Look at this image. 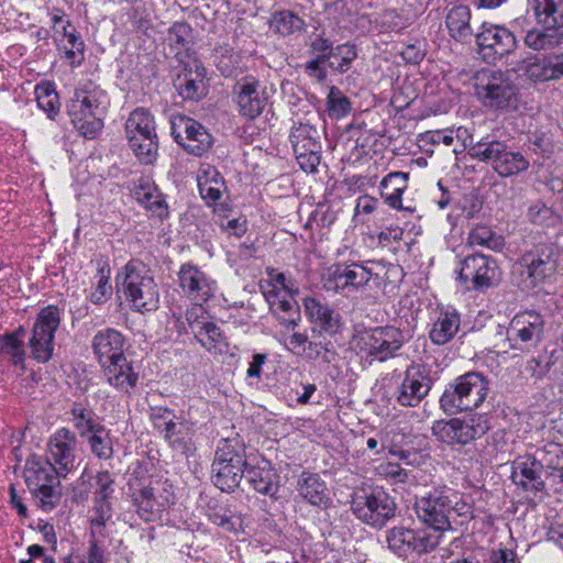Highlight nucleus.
<instances>
[{
    "label": "nucleus",
    "mask_w": 563,
    "mask_h": 563,
    "mask_svg": "<svg viewBox=\"0 0 563 563\" xmlns=\"http://www.w3.org/2000/svg\"><path fill=\"white\" fill-rule=\"evenodd\" d=\"M409 174L393 172L386 175L380 181V195L385 202L393 209L402 210V194L408 187Z\"/></svg>",
    "instance_id": "36"
},
{
    "label": "nucleus",
    "mask_w": 563,
    "mask_h": 563,
    "mask_svg": "<svg viewBox=\"0 0 563 563\" xmlns=\"http://www.w3.org/2000/svg\"><path fill=\"white\" fill-rule=\"evenodd\" d=\"M432 380L423 366L409 365L395 390L396 401L402 407H417L428 396Z\"/></svg>",
    "instance_id": "17"
},
{
    "label": "nucleus",
    "mask_w": 563,
    "mask_h": 563,
    "mask_svg": "<svg viewBox=\"0 0 563 563\" xmlns=\"http://www.w3.org/2000/svg\"><path fill=\"white\" fill-rule=\"evenodd\" d=\"M124 344V336L114 329L98 331L91 342L93 354L101 366L125 356Z\"/></svg>",
    "instance_id": "25"
},
{
    "label": "nucleus",
    "mask_w": 563,
    "mask_h": 563,
    "mask_svg": "<svg viewBox=\"0 0 563 563\" xmlns=\"http://www.w3.org/2000/svg\"><path fill=\"white\" fill-rule=\"evenodd\" d=\"M194 434V423L177 417L162 435L174 451L189 455L195 451Z\"/></svg>",
    "instance_id": "31"
},
{
    "label": "nucleus",
    "mask_w": 563,
    "mask_h": 563,
    "mask_svg": "<svg viewBox=\"0 0 563 563\" xmlns=\"http://www.w3.org/2000/svg\"><path fill=\"white\" fill-rule=\"evenodd\" d=\"M460 316L456 311H442L429 333L430 340L443 345L454 338L460 329Z\"/></svg>",
    "instance_id": "38"
},
{
    "label": "nucleus",
    "mask_w": 563,
    "mask_h": 563,
    "mask_svg": "<svg viewBox=\"0 0 563 563\" xmlns=\"http://www.w3.org/2000/svg\"><path fill=\"white\" fill-rule=\"evenodd\" d=\"M125 132L131 150L143 164L150 165L156 161L158 140L153 115L144 108L131 112Z\"/></svg>",
    "instance_id": "7"
},
{
    "label": "nucleus",
    "mask_w": 563,
    "mask_h": 563,
    "mask_svg": "<svg viewBox=\"0 0 563 563\" xmlns=\"http://www.w3.org/2000/svg\"><path fill=\"white\" fill-rule=\"evenodd\" d=\"M234 92L239 112L247 119L260 117L267 106L266 88L254 77L239 80L234 86Z\"/></svg>",
    "instance_id": "21"
},
{
    "label": "nucleus",
    "mask_w": 563,
    "mask_h": 563,
    "mask_svg": "<svg viewBox=\"0 0 563 563\" xmlns=\"http://www.w3.org/2000/svg\"><path fill=\"white\" fill-rule=\"evenodd\" d=\"M110 269L104 265L98 269V280L95 290L90 295V300L96 305H102L112 295V286L109 283Z\"/></svg>",
    "instance_id": "57"
},
{
    "label": "nucleus",
    "mask_w": 563,
    "mask_h": 563,
    "mask_svg": "<svg viewBox=\"0 0 563 563\" xmlns=\"http://www.w3.org/2000/svg\"><path fill=\"white\" fill-rule=\"evenodd\" d=\"M178 282L185 296L196 302L208 301L217 290V282L190 263L180 266Z\"/></svg>",
    "instance_id": "19"
},
{
    "label": "nucleus",
    "mask_w": 563,
    "mask_h": 563,
    "mask_svg": "<svg viewBox=\"0 0 563 563\" xmlns=\"http://www.w3.org/2000/svg\"><path fill=\"white\" fill-rule=\"evenodd\" d=\"M261 287L269 307L273 306L277 300L287 297V295L290 292L288 287H278L276 284L262 285Z\"/></svg>",
    "instance_id": "64"
},
{
    "label": "nucleus",
    "mask_w": 563,
    "mask_h": 563,
    "mask_svg": "<svg viewBox=\"0 0 563 563\" xmlns=\"http://www.w3.org/2000/svg\"><path fill=\"white\" fill-rule=\"evenodd\" d=\"M404 342L402 332L391 325L365 329L357 332L352 340L356 353L369 363L395 357Z\"/></svg>",
    "instance_id": "5"
},
{
    "label": "nucleus",
    "mask_w": 563,
    "mask_h": 563,
    "mask_svg": "<svg viewBox=\"0 0 563 563\" xmlns=\"http://www.w3.org/2000/svg\"><path fill=\"white\" fill-rule=\"evenodd\" d=\"M446 27L450 35L460 42H467L473 35L471 10L467 5L453 7L446 14Z\"/></svg>",
    "instance_id": "37"
},
{
    "label": "nucleus",
    "mask_w": 563,
    "mask_h": 563,
    "mask_svg": "<svg viewBox=\"0 0 563 563\" xmlns=\"http://www.w3.org/2000/svg\"><path fill=\"white\" fill-rule=\"evenodd\" d=\"M195 336L208 351L221 353L228 345L221 329L213 322H202Z\"/></svg>",
    "instance_id": "45"
},
{
    "label": "nucleus",
    "mask_w": 563,
    "mask_h": 563,
    "mask_svg": "<svg viewBox=\"0 0 563 563\" xmlns=\"http://www.w3.org/2000/svg\"><path fill=\"white\" fill-rule=\"evenodd\" d=\"M529 166V159L521 152L511 151L507 146L499 163L496 164L495 172L500 177H510L527 170Z\"/></svg>",
    "instance_id": "43"
},
{
    "label": "nucleus",
    "mask_w": 563,
    "mask_h": 563,
    "mask_svg": "<svg viewBox=\"0 0 563 563\" xmlns=\"http://www.w3.org/2000/svg\"><path fill=\"white\" fill-rule=\"evenodd\" d=\"M299 495L313 506L329 503L328 487L319 474L303 472L297 483Z\"/></svg>",
    "instance_id": "34"
},
{
    "label": "nucleus",
    "mask_w": 563,
    "mask_h": 563,
    "mask_svg": "<svg viewBox=\"0 0 563 563\" xmlns=\"http://www.w3.org/2000/svg\"><path fill=\"white\" fill-rule=\"evenodd\" d=\"M36 499L37 506L44 511L56 507L60 499L59 484H44L38 489H30Z\"/></svg>",
    "instance_id": "55"
},
{
    "label": "nucleus",
    "mask_w": 563,
    "mask_h": 563,
    "mask_svg": "<svg viewBox=\"0 0 563 563\" xmlns=\"http://www.w3.org/2000/svg\"><path fill=\"white\" fill-rule=\"evenodd\" d=\"M78 440L69 429L59 428L49 437L46 459L51 461L63 477H66L76 468Z\"/></svg>",
    "instance_id": "15"
},
{
    "label": "nucleus",
    "mask_w": 563,
    "mask_h": 563,
    "mask_svg": "<svg viewBox=\"0 0 563 563\" xmlns=\"http://www.w3.org/2000/svg\"><path fill=\"white\" fill-rule=\"evenodd\" d=\"M24 335L25 330L20 327L12 333L0 336V351L9 355L15 365L22 364L25 360Z\"/></svg>",
    "instance_id": "46"
},
{
    "label": "nucleus",
    "mask_w": 563,
    "mask_h": 563,
    "mask_svg": "<svg viewBox=\"0 0 563 563\" xmlns=\"http://www.w3.org/2000/svg\"><path fill=\"white\" fill-rule=\"evenodd\" d=\"M312 53L316 54L314 58L325 60L327 57H340V62L331 59L330 67L339 73H345L350 69L352 62L356 58V52L353 45L342 44L332 48V43L322 36L316 37L311 45Z\"/></svg>",
    "instance_id": "27"
},
{
    "label": "nucleus",
    "mask_w": 563,
    "mask_h": 563,
    "mask_svg": "<svg viewBox=\"0 0 563 563\" xmlns=\"http://www.w3.org/2000/svg\"><path fill=\"white\" fill-rule=\"evenodd\" d=\"M209 519L223 530L234 532L240 526V520L232 516L229 509L220 508L209 514Z\"/></svg>",
    "instance_id": "60"
},
{
    "label": "nucleus",
    "mask_w": 563,
    "mask_h": 563,
    "mask_svg": "<svg viewBox=\"0 0 563 563\" xmlns=\"http://www.w3.org/2000/svg\"><path fill=\"white\" fill-rule=\"evenodd\" d=\"M246 467L244 449L223 440L212 463V481L222 492H232L241 483Z\"/></svg>",
    "instance_id": "8"
},
{
    "label": "nucleus",
    "mask_w": 563,
    "mask_h": 563,
    "mask_svg": "<svg viewBox=\"0 0 563 563\" xmlns=\"http://www.w3.org/2000/svg\"><path fill=\"white\" fill-rule=\"evenodd\" d=\"M110 99L107 92L92 81L77 88L67 103V114L73 125L85 137L93 139L103 128Z\"/></svg>",
    "instance_id": "1"
},
{
    "label": "nucleus",
    "mask_w": 563,
    "mask_h": 563,
    "mask_svg": "<svg viewBox=\"0 0 563 563\" xmlns=\"http://www.w3.org/2000/svg\"><path fill=\"white\" fill-rule=\"evenodd\" d=\"M35 98L37 106L51 120H54L59 113V98L55 87L51 82H43L35 87Z\"/></svg>",
    "instance_id": "47"
},
{
    "label": "nucleus",
    "mask_w": 563,
    "mask_h": 563,
    "mask_svg": "<svg viewBox=\"0 0 563 563\" xmlns=\"http://www.w3.org/2000/svg\"><path fill=\"white\" fill-rule=\"evenodd\" d=\"M542 464L530 455L514 461L511 467V479L526 492H540L543 488L541 478Z\"/></svg>",
    "instance_id": "26"
},
{
    "label": "nucleus",
    "mask_w": 563,
    "mask_h": 563,
    "mask_svg": "<svg viewBox=\"0 0 563 563\" xmlns=\"http://www.w3.org/2000/svg\"><path fill=\"white\" fill-rule=\"evenodd\" d=\"M269 309L287 330H295L300 321L299 307L291 298L290 292L287 297L277 300Z\"/></svg>",
    "instance_id": "44"
},
{
    "label": "nucleus",
    "mask_w": 563,
    "mask_h": 563,
    "mask_svg": "<svg viewBox=\"0 0 563 563\" xmlns=\"http://www.w3.org/2000/svg\"><path fill=\"white\" fill-rule=\"evenodd\" d=\"M70 415L74 427L77 429L80 438L101 426L93 411L80 404H75L73 406Z\"/></svg>",
    "instance_id": "51"
},
{
    "label": "nucleus",
    "mask_w": 563,
    "mask_h": 563,
    "mask_svg": "<svg viewBox=\"0 0 563 563\" xmlns=\"http://www.w3.org/2000/svg\"><path fill=\"white\" fill-rule=\"evenodd\" d=\"M119 278H122V291L133 311L146 313L158 308V286L142 263L129 262Z\"/></svg>",
    "instance_id": "2"
},
{
    "label": "nucleus",
    "mask_w": 563,
    "mask_h": 563,
    "mask_svg": "<svg viewBox=\"0 0 563 563\" xmlns=\"http://www.w3.org/2000/svg\"><path fill=\"white\" fill-rule=\"evenodd\" d=\"M467 242L472 246H482L493 251H501L505 240L487 225H476L468 233Z\"/></svg>",
    "instance_id": "48"
},
{
    "label": "nucleus",
    "mask_w": 563,
    "mask_h": 563,
    "mask_svg": "<svg viewBox=\"0 0 563 563\" xmlns=\"http://www.w3.org/2000/svg\"><path fill=\"white\" fill-rule=\"evenodd\" d=\"M328 113L332 119H342L351 112V101L336 87H331L327 97Z\"/></svg>",
    "instance_id": "54"
},
{
    "label": "nucleus",
    "mask_w": 563,
    "mask_h": 563,
    "mask_svg": "<svg viewBox=\"0 0 563 563\" xmlns=\"http://www.w3.org/2000/svg\"><path fill=\"white\" fill-rule=\"evenodd\" d=\"M113 479L108 471L99 472L96 477V498L108 499L112 493Z\"/></svg>",
    "instance_id": "63"
},
{
    "label": "nucleus",
    "mask_w": 563,
    "mask_h": 563,
    "mask_svg": "<svg viewBox=\"0 0 563 563\" xmlns=\"http://www.w3.org/2000/svg\"><path fill=\"white\" fill-rule=\"evenodd\" d=\"M172 135L188 153L201 156L212 145V136L196 120L178 117L172 120Z\"/></svg>",
    "instance_id": "18"
},
{
    "label": "nucleus",
    "mask_w": 563,
    "mask_h": 563,
    "mask_svg": "<svg viewBox=\"0 0 563 563\" xmlns=\"http://www.w3.org/2000/svg\"><path fill=\"white\" fill-rule=\"evenodd\" d=\"M520 269L522 275H527L522 288H534L556 269V261L553 256L552 247H542L536 254L525 255L520 264Z\"/></svg>",
    "instance_id": "23"
},
{
    "label": "nucleus",
    "mask_w": 563,
    "mask_h": 563,
    "mask_svg": "<svg viewBox=\"0 0 563 563\" xmlns=\"http://www.w3.org/2000/svg\"><path fill=\"white\" fill-rule=\"evenodd\" d=\"M500 269L497 262L486 255L474 254L465 257L461 263L459 279L464 284H472L475 290H484L499 282Z\"/></svg>",
    "instance_id": "16"
},
{
    "label": "nucleus",
    "mask_w": 563,
    "mask_h": 563,
    "mask_svg": "<svg viewBox=\"0 0 563 563\" xmlns=\"http://www.w3.org/2000/svg\"><path fill=\"white\" fill-rule=\"evenodd\" d=\"M303 25V20L290 11H280L272 20V27L284 36L301 31Z\"/></svg>",
    "instance_id": "53"
},
{
    "label": "nucleus",
    "mask_w": 563,
    "mask_h": 563,
    "mask_svg": "<svg viewBox=\"0 0 563 563\" xmlns=\"http://www.w3.org/2000/svg\"><path fill=\"white\" fill-rule=\"evenodd\" d=\"M528 220L538 225H554L558 216L542 201L532 203L527 211Z\"/></svg>",
    "instance_id": "56"
},
{
    "label": "nucleus",
    "mask_w": 563,
    "mask_h": 563,
    "mask_svg": "<svg viewBox=\"0 0 563 563\" xmlns=\"http://www.w3.org/2000/svg\"><path fill=\"white\" fill-rule=\"evenodd\" d=\"M59 323L60 314L56 306H47L37 314L29 340L32 357L37 362L46 363L52 358L54 336Z\"/></svg>",
    "instance_id": "11"
},
{
    "label": "nucleus",
    "mask_w": 563,
    "mask_h": 563,
    "mask_svg": "<svg viewBox=\"0 0 563 563\" xmlns=\"http://www.w3.org/2000/svg\"><path fill=\"white\" fill-rule=\"evenodd\" d=\"M475 37L482 51H489L496 55L493 58L510 54L517 47V38L510 30L490 22H484Z\"/></svg>",
    "instance_id": "22"
},
{
    "label": "nucleus",
    "mask_w": 563,
    "mask_h": 563,
    "mask_svg": "<svg viewBox=\"0 0 563 563\" xmlns=\"http://www.w3.org/2000/svg\"><path fill=\"white\" fill-rule=\"evenodd\" d=\"M303 308L309 320L325 332H333L339 327V314L327 303L314 297L303 299Z\"/></svg>",
    "instance_id": "33"
},
{
    "label": "nucleus",
    "mask_w": 563,
    "mask_h": 563,
    "mask_svg": "<svg viewBox=\"0 0 563 563\" xmlns=\"http://www.w3.org/2000/svg\"><path fill=\"white\" fill-rule=\"evenodd\" d=\"M351 509L362 522L383 528L396 511V503L383 489H361L352 495Z\"/></svg>",
    "instance_id": "9"
},
{
    "label": "nucleus",
    "mask_w": 563,
    "mask_h": 563,
    "mask_svg": "<svg viewBox=\"0 0 563 563\" xmlns=\"http://www.w3.org/2000/svg\"><path fill=\"white\" fill-rule=\"evenodd\" d=\"M537 22L548 30L563 27V0H530Z\"/></svg>",
    "instance_id": "35"
},
{
    "label": "nucleus",
    "mask_w": 563,
    "mask_h": 563,
    "mask_svg": "<svg viewBox=\"0 0 563 563\" xmlns=\"http://www.w3.org/2000/svg\"><path fill=\"white\" fill-rule=\"evenodd\" d=\"M151 419L155 429H157L159 433L163 434L169 427V423L176 420L177 417L168 408L157 407L152 409Z\"/></svg>",
    "instance_id": "61"
},
{
    "label": "nucleus",
    "mask_w": 563,
    "mask_h": 563,
    "mask_svg": "<svg viewBox=\"0 0 563 563\" xmlns=\"http://www.w3.org/2000/svg\"><path fill=\"white\" fill-rule=\"evenodd\" d=\"M206 69L202 64L190 58L184 63L181 71L174 79V86L184 99H199L205 95Z\"/></svg>",
    "instance_id": "24"
},
{
    "label": "nucleus",
    "mask_w": 563,
    "mask_h": 563,
    "mask_svg": "<svg viewBox=\"0 0 563 563\" xmlns=\"http://www.w3.org/2000/svg\"><path fill=\"white\" fill-rule=\"evenodd\" d=\"M85 439L90 448L91 453L99 460H110L113 456V440L111 431L103 424L89 432Z\"/></svg>",
    "instance_id": "41"
},
{
    "label": "nucleus",
    "mask_w": 563,
    "mask_h": 563,
    "mask_svg": "<svg viewBox=\"0 0 563 563\" xmlns=\"http://www.w3.org/2000/svg\"><path fill=\"white\" fill-rule=\"evenodd\" d=\"M191 27L185 22H176L169 29L167 34L168 44L175 47L176 54H179L180 48H185L191 38Z\"/></svg>",
    "instance_id": "58"
},
{
    "label": "nucleus",
    "mask_w": 563,
    "mask_h": 563,
    "mask_svg": "<svg viewBox=\"0 0 563 563\" xmlns=\"http://www.w3.org/2000/svg\"><path fill=\"white\" fill-rule=\"evenodd\" d=\"M244 476L247 483L260 494L273 497L278 492L279 476L266 460H262L256 465L247 464Z\"/></svg>",
    "instance_id": "30"
},
{
    "label": "nucleus",
    "mask_w": 563,
    "mask_h": 563,
    "mask_svg": "<svg viewBox=\"0 0 563 563\" xmlns=\"http://www.w3.org/2000/svg\"><path fill=\"white\" fill-rule=\"evenodd\" d=\"M440 539V533L405 527H395L386 536L388 548L399 556L431 552L439 545Z\"/></svg>",
    "instance_id": "13"
},
{
    "label": "nucleus",
    "mask_w": 563,
    "mask_h": 563,
    "mask_svg": "<svg viewBox=\"0 0 563 563\" xmlns=\"http://www.w3.org/2000/svg\"><path fill=\"white\" fill-rule=\"evenodd\" d=\"M101 367L108 384L117 390L130 394L131 389L136 386L139 374L134 372L131 362L125 356Z\"/></svg>",
    "instance_id": "29"
},
{
    "label": "nucleus",
    "mask_w": 563,
    "mask_h": 563,
    "mask_svg": "<svg viewBox=\"0 0 563 563\" xmlns=\"http://www.w3.org/2000/svg\"><path fill=\"white\" fill-rule=\"evenodd\" d=\"M287 347L295 354H303L310 358H317L322 350L320 343L310 342L306 333L294 331L287 339Z\"/></svg>",
    "instance_id": "52"
},
{
    "label": "nucleus",
    "mask_w": 563,
    "mask_h": 563,
    "mask_svg": "<svg viewBox=\"0 0 563 563\" xmlns=\"http://www.w3.org/2000/svg\"><path fill=\"white\" fill-rule=\"evenodd\" d=\"M488 430L486 419L481 415H472L463 419L454 418L449 421H435L432 433L448 444L465 445Z\"/></svg>",
    "instance_id": "12"
},
{
    "label": "nucleus",
    "mask_w": 563,
    "mask_h": 563,
    "mask_svg": "<svg viewBox=\"0 0 563 563\" xmlns=\"http://www.w3.org/2000/svg\"><path fill=\"white\" fill-rule=\"evenodd\" d=\"M488 391V379L478 372H468L446 387L440 398V406L449 413L473 410L484 402Z\"/></svg>",
    "instance_id": "4"
},
{
    "label": "nucleus",
    "mask_w": 563,
    "mask_h": 563,
    "mask_svg": "<svg viewBox=\"0 0 563 563\" xmlns=\"http://www.w3.org/2000/svg\"><path fill=\"white\" fill-rule=\"evenodd\" d=\"M378 278L372 262H340L325 268L322 286L327 291L351 295L367 290Z\"/></svg>",
    "instance_id": "3"
},
{
    "label": "nucleus",
    "mask_w": 563,
    "mask_h": 563,
    "mask_svg": "<svg viewBox=\"0 0 563 563\" xmlns=\"http://www.w3.org/2000/svg\"><path fill=\"white\" fill-rule=\"evenodd\" d=\"M318 130L309 124H295L289 134V140L300 168L307 173H313L321 161V144Z\"/></svg>",
    "instance_id": "14"
},
{
    "label": "nucleus",
    "mask_w": 563,
    "mask_h": 563,
    "mask_svg": "<svg viewBox=\"0 0 563 563\" xmlns=\"http://www.w3.org/2000/svg\"><path fill=\"white\" fill-rule=\"evenodd\" d=\"M543 318L536 311H525L514 317L509 332L522 342H538L543 333Z\"/></svg>",
    "instance_id": "32"
},
{
    "label": "nucleus",
    "mask_w": 563,
    "mask_h": 563,
    "mask_svg": "<svg viewBox=\"0 0 563 563\" xmlns=\"http://www.w3.org/2000/svg\"><path fill=\"white\" fill-rule=\"evenodd\" d=\"M58 470L52 465L48 459L32 454L25 462L24 476L29 489H38L44 484H59Z\"/></svg>",
    "instance_id": "28"
},
{
    "label": "nucleus",
    "mask_w": 563,
    "mask_h": 563,
    "mask_svg": "<svg viewBox=\"0 0 563 563\" xmlns=\"http://www.w3.org/2000/svg\"><path fill=\"white\" fill-rule=\"evenodd\" d=\"M418 518L429 525L433 531H445L451 528L453 514L462 515L468 509L467 504L461 503L459 495L453 492L434 490L416 501Z\"/></svg>",
    "instance_id": "6"
},
{
    "label": "nucleus",
    "mask_w": 563,
    "mask_h": 563,
    "mask_svg": "<svg viewBox=\"0 0 563 563\" xmlns=\"http://www.w3.org/2000/svg\"><path fill=\"white\" fill-rule=\"evenodd\" d=\"M376 474L393 483H405L408 478V473L399 464L393 462H382L375 468Z\"/></svg>",
    "instance_id": "59"
},
{
    "label": "nucleus",
    "mask_w": 563,
    "mask_h": 563,
    "mask_svg": "<svg viewBox=\"0 0 563 563\" xmlns=\"http://www.w3.org/2000/svg\"><path fill=\"white\" fill-rule=\"evenodd\" d=\"M93 512L95 514L91 518L92 526L103 527L106 522L111 518V507L107 499L96 498Z\"/></svg>",
    "instance_id": "62"
},
{
    "label": "nucleus",
    "mask_w": 563,
    "mask_h": 563,
    "mask_svg": "<svg viewBox=\"0 0 563 563\" xmlns=\"http://www.w3.org/2000/svg\"><path fill=\"white\" fill-rule=\"evenodd\" d=\"M506 147L507 144L501 141L485 137L470 147L468 155L474 159L490 164L495 170L496 164L499 163Z\"/></svg>",
    "instance_id": "40"
},
{
    "label": "nucleus",
    "mask_w": 563,
    "mask_h": 563,
    "mask_svg": "<svg viewBox=\"0 0 563 563\" xmlns=\"http://www.w3.org/2000/svg\"><path fill=\"white\" fill-rule=\"evenodd\" d=\"M197 181L203 200L211 203L221 198L224 183L220 173L214 167L208 166L200 169Z\"/></svg>",
    "instance_id": "39"
},
{
    "label": "nucleus",
    "mask_w": 563,
    "mask_h": 563,
    "mask_svg": "<svg viewBox=\"0 0 563 563\" xmlns=\"http://www.w3.org/2000/svg\"><path fill=\"white\" fill-rule=\"evenodd\" d=\"M135 199L139 203H141L145 209L153 212V214L163 218L167 214V205L158 191V189L153 185H141L135 189L134 192Z\"/></svg>",
    "instance_id": "42"
},
{
    "label": "nucleus",
    "mask_w": 563,
    "mask_h": 563,
    "mask_svg": "<svg viewBox=\"0 0 563 563\" xmlns=\"http://www.w3.org/2000/svg\"><path fill=\"white\" fill-rule=\"evenodd\" d=\"M523 64L525 74L530 80L534 82L554 80L551 55L533 57Z\"/></svg>",
    "instance_id": "49"
},
{
    "label": "nucleus",
    "mask_w": 563,
    "mask_h": 563,
    "mask_svg": "<svg viewBox=\"0 0 563 563\" xmlns=\"http://www.w3.org/2000/svg\"><path fill=\"white\" fill-rule=\"evenodd\" d=\"M475 79L476 96L484 106L505 109L516 103L517 87L505 73L483 69Z\"/></svg>",
    "instance_id": "10"
},
{
    "label": "nucleus",
    "mask_w": 563,
    "mask_h": 563,
    "mask_svg": "<svg viewBox=\"0 0 563 563\" xmlns=\"http://www.w3.org/2000/svg\"><path fill=\"white\" fill-rule=\"evenodd\" d=\"M563 41V34L558 30H531L526 34L525 43L534 51L551 49Z\"/></svg>",
    "instance_id": "50"
},
{
    "label": "nucleus",
    "mask_w": 563,
    "mask_h": 563,
    "mask_svg": "<svg viewBox=\"0 0 563 563\" xmlns=\"http://www.w3.org/2000/svg\"><path fill=\"white\" fill-rule=\"evenodd\" d=\"M134 506L144 521H152L162 510L173 503V495L166 483L151 482L133 495Z\"/></svg>",
    "instance_id": "20"
}]
</instances>
